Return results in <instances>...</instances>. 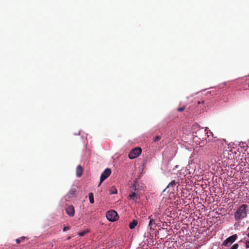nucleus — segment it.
<instances>
[{
    "instance_id": "393cba45",
    "label": "nucleus",
    "mask_w": 249,
    "mask_h": 249,
    "mask_svg": "<svg viewBox=\"0 0 249 249\" xmlns=\"http://www.w3.org/2000/svg\"><path fill=\"white\" fill-rule=\"evenodd\" d=\"M204 102V101H198L197 104L198 105H199L200 104H203Z\"/></svg>"
},
{
    "instance_id": "cd10ccee",
    "label": "nucleus",
    "mask_w": 249,
    "mask_h": 249,
    "mask_svg": "<svg viewBox=\"0 0 249 249\" xmlns=\"http://www.w3.org/2000/svg\"><path fill=\"white\" fill-rule=\"evenodd\" d=\"M248 237H249V233L247 234Z\"/></svg>"
},
{
    "instance_id": "20e7f679",
    "label": "nucleus",
    "mask_w": 249,
    "mask_h": 249,
    "mask_svg": "<svg viewBox=\"0 0 249 249\" xmlns=\"http://www.w3.org/2000/svg\"><path fill=\"white\" fill-rule=\"evenodd\" d=\"M237 235L235 234L227 238L222 243V246L229 247L237 239Z\"/></svg>"
},
{
    "instance_id": "0eeeda50",
    "label": "nucleus",
    "mask_w": 249,
    "mask_h": 249,
    "mask_svg": "<svg viewBox=\"0 0 249 249\" xmlns=\"http://www.w3.org/2000/svg\"><path fill=\"white\" fill-rule=\"evenodd\" d=\"M66 212L70 216H73L74 215V208L72 205H70L66 208Z\"/></svg>"
},
{
    "instance_id": "1a4fd4ad",
    "label": "nucleus",
    "mask_w": 249,
    "mask_h": 249,
    "mask_svg": "<svg viewBox=\"0 0 249 249\" xmlns=\"http://www.w3.org/2000/svg\"><path fill=\"white\" fill-rule=\"evenodd\" d=\"M83 174V168L81 165L77 166L76 168V176L80 177Z\"/></svg>"
},
{
    "instance_id": "9b49d317",
    "label": "nucleus",
    "mask_w": 249,
    "mask_h": 249,
    "mask_svg": "<svg viewBox=\"0 0 249 249\" xmlns=\"http://www.w3.org/2000/svg\"><path fill=\"white\" fill-rule=\"evenodd\" d=\"M152 216V215H151L150 216H149V219H150V221L149 223V227H150V229H152V226L153 224H155V219L153 218H151V217Z\"/></svg>"
},
{
    "instance_id": "dca6fc26",
    "label": "nucleus",
    "mask_w": 249,
    "mask_h": 249,
    "mask_svg": "<svg viewBox=\"0 0 249 249\" xmlns=\"http://www.w3.org/2000/svg\"><path fill=\"white\" fill-rule=\"evenodd\" d=\"M89 231V230H85L82 232H80L78 233V235H79L80 236H83L84 235H85L86 233H88Z\"/></svg>"
},
{
    "instance_id": "412c9836",
    "label": "nucleus",
    "mask_w": 249,
    "mask_h": 249,
    "mask_svg": "<svg viewBox=\"0 0 249 249\" xmlns=\"http://www.w3.org/2000/svg\"><path fill=\"white\" fill-rule=\"evenodd\" d=\"M239 247V245L238 244H234L230 249H237Z\"/></svg>"
},
{
    "instance_id": "f3484780",
    "label": "nucleus",
    "mask_w": 249,
    "mask_h": 249,
    "mask_svg": "<svg viewBox=\"0 0 249 249\" xmlns=\"http://www.w3.org/2000/svg\"><path fill=\"white\" fill-rule=\"evenodd\" d=\"M176 183H177L175 181V180H173L171 182L169 183V184L167 186V188H169V187H170L171 186L174 187L176 184Z\"/></svg>"
},
{
    "instance_id": "9d476101",
    "label": "nucleus",
    "mask_w": 249,
    "mask_h": 249,
    "mask_svg": "<svg viewBox=\"0 0 249 249\" xmlns=\"http://www.w3.org/2000/svg\"><path fill=\"white\" fill-rule=\"evenodd\" d=\"M138 224V221L134 219L132 222L129 223V227L130 229H133Z\"/></svg>"
},
{
    "instance_id": "6e6552de",
    "label": "nucleus",
    "mask_w": 249,
    "mask_h": 249,
    "mask_svg": "<svg viewBox=\"0 0 249 249\" xmlns=\"http://www.w3.org/2000/svg\"><path fill=\"white\" fill-rule=\"evenodd\" d=\"M128 197L135 201H136L138 198V196L135 192L130 191V193Z\"/></svg>"
},
{
    "instance_id": "2eb2a0df",
    "label": "nucleus",
    "mask_w": 249,
    "mask_h": 249,
    "mask_svg": "<svg viewBox=\"0 0 249 249\" xmlns=\"http://www.w3.org/2000/svg\"><path fill=\"white\" fill-rule=\"evenodd\" d=\"M27 237L25 236H22L19 238L17 239L16 241L17 244H19L20 242L22 241H23L24 239H25Z\"/></svg>"
},
{
    "instance_id": "4468645a",
    "label": "nucleus",
    "mask_w": 249,
    "mask_h": 249,
    "mask_svg": "<svg viewBox=\"0 0 249 249\" xmlns=\"http://www.w3.org/2000/svg\"><path fill=\"white\" fill-rule=\"evenodd\" d=\"M221 144V141L217 140V141H215V142H214L212 144V145L213 146L216 147V146H219V144Z\"/></svg>"
},
{
    "instance_id": "f03ea898",
    "label": "nucleus",
    "mask_w": 249,
    "mask_h": 249,
    "mask_svg": "<svg viewBox=\"0 0 249 249\" xmlns=\"http://www.w3.org/2000/svg\"><path fill=\"white\" fill-rule=\"evenodd\" d=\"M247 208L248 205L246 204H242L239 206V208L234 213V217L236 220H241L247 216Z\"/></svg>"
},
{
    "instance_id": "ddd939ff",
    "label": "nucleus",
    "mask_w": 249,
    "mask_h": 249,
    "mask_svg": "<svg viewBox=\"0 0 249 249\" xmlns=\"http://www.w3.org/2000/svg\"><path fill=\"white\" fill-rule=\"evenodd\" d=\"M76 192V190L75 188L71 189L69 192L68 195L70 197L73 196L75 195Z\"/></svg>"
},
{
    "instance_id": "4be33fe9",
    "label": "nucleus",
    "mask_w": 249,
    "mask_h": 249,
    "mask_svg": "<svg viewBox=\"0 0 249 249\" xmlns=\"http://www.w3.org/2000/svg\"><path fill=\"white\" fill-rule=\"evenodd\" d=\"M245 247L246 248H249V241H246L245 242Z\"/></svg>"
},
{
    "instance_id": "39448f33",
    "label": "nucleus",
    "mask_w": 249,
    "mask_h": 249,
    "mask_svg": "<svg viewBox=\"0 0 249 249\" xmlns=\"http://www.w3.org/2000/svg\"><path fill=\"white\" fill-rule=\"evenodd\" d=\"M111 171L110 169L107 168L106 169L104 172L102 173L100 177V182L98 185L99 186L102 182H103L111 174Z\"/></svg>"
},
{
    "instance_id": "a878e982",
    "label": "nucleus",
    "mask_w": 249,
    "mask_h": 249,
    "mask_svg": "<svg viewBox=\"0 0 249 249\" xmlns=\"http://www.w3.org/2000/svg\"><path fill=\"white\" fill-rule=\"evenodd\" d=\"M136 157H129V159H134Z\"/></svg>"
},
{
    "instance_id": "5701e85b",
    "label": "nucleus",
    "mask_w": 249,
    "mask_h": 249,
    "mask_svg": "<svg viewBox=\"0 0 249 249\" xmlns=\"http://www.w3.org/2000/svg\"><path fill=\"white\" fill-rule=\"evenodd\" d=\"M70 229V227H69V226L65 227H64L63 231H66L68 230H69Z\"/></svg>"
},
{
    "instance_id": "bb28decb",
    "label": "nucleus",
    "mask_w": 249,
    "mask_h": 249,
    "mask_svg": "<svg viewBox=\"0 0 249 249\" xmlns=\"http://www.w3.org/2000/svg\"><path fill=\"white\" fill-rule=\"evenodd\" d=\"M247 160H249V157H248V158L247 159L246 157L245 158V161L247 162L248 161H247Z\"/></svg>"
},
{
    "instance_id": "b1692460",
    "label": "nucleus",
    "mask_w": 249,
    "mask_h": 249,
    "mask_svg": "<svg viewBox=\"0 0 249 249\" xmlns=\"http://www.w3.org/2000/svg\"><path fill=\"white\" fill-rule=\"evenodd\" d=\"M117 193V191L116 189H115L114 191H111L110 193L111 194H115Z\"/></svg>"
},
{
    "instance_id": "aec40b11",
    "label": "nucleus",
    "mask_w": 249,
    "mask_h": 249,
    "mask_svg": "<svg viewBox=\"0 0 249 249\" xmlns=\"http://www.w3.org/2000/svg\"><path fill=\"white\" fill-rule=\"evenodd\" d=\"M185 108H186L185 106H183L182 107H178V108H177V111H178V112H182L183 110H184Z\"/></svg>"
},
{
    "instance_id": "f257e3e1",
    "label": "nucleus",
    "mask_w": 249,
    "mask_h": 249,
    "mask_svg": "<svg viewBox=\"0 0 249 249\" xmlns=\"http://www.w3.org/2000/svg\"><path fill=\"white\" fill-rule=\"evenodd\" d=\"M239 147L227 146L224 148L222 154L223 156H249V147L247 145L241 146L239 144Z\"/></svg>"
},
{
    "instance_id": "a211bd4d",
    "label": "nucleus",
    "mask_w": 249,
    "mask_h": 249,
    "mask_svg": "<svg viewBox=\"0 0 249 249\" xmlns=\"http://www.w3.org/2000/svg\"><path fill=\"white\" fill-rule=\"evenodd\" d=\"M161 139V136H157L156 137H155L153 138V140L155 142H157L159 141H160Z\"/></svg>"
},
{
    "instance_id": "6ab92c4d",
    "label": "nucleus",
    "mask_w": 249,
    "mask_h": 249,
    "mask_svg": "<svg viewBox=\"0 0 249 249\" xmlns=\"http://www.w3.org/2000/svg\"><path fill=\"white\" fill-rule=\"evenodd\" d=\"M137 190V186L135 184H134L131 187V191H134L135 192V191Z\"/></svg>"
},
{
    "instance_id": "7ed1b4c3",
    "label": "nucleus",
    "mask_w": 249,
    "mask_h": 249,
    "mask_svg": "<svg viewBox=\"0 0 249 249\" xmlns=\"http://www.w3.org/2000/svg\"><path fill=\"white\" fill-rule=\"evenodd\" d=\"M106 217L110 221H115L118 220L119 216L115 211L110 210L107 212Z\"/></svg>"
},
{
    "instance_id": "423d86ee",
    "label": "nucleus",
    "mask_w": 249,
    "mask_h": 249,
    "mask_svg": "<svg viewBox=\"0 0 249 249\" xmlns=\"http://www.w3.org/2000/svg\"><path fill=\"white\" fill-rule=\"evenodd\" d=\"M142 152V149L141 147H135L131 150L128 156H140Z\"/></svg>"
},
{
    "instance_id": "f8f14e48",
    "label": "nucleus",
    "mask_w": 249,
    "mask_h": 249,
    "mask_svg": "<svg viewBox=\"0 0 249 249\" xmlns=\"http://www.w3.org/2000/svg\"><path fill=\"white\" fill-rule=\"evenodd\" d=\"M89 197L90 203L93 204L94 202L93 194L92 193H89Z\"/></svg>"
}]
</instances>
